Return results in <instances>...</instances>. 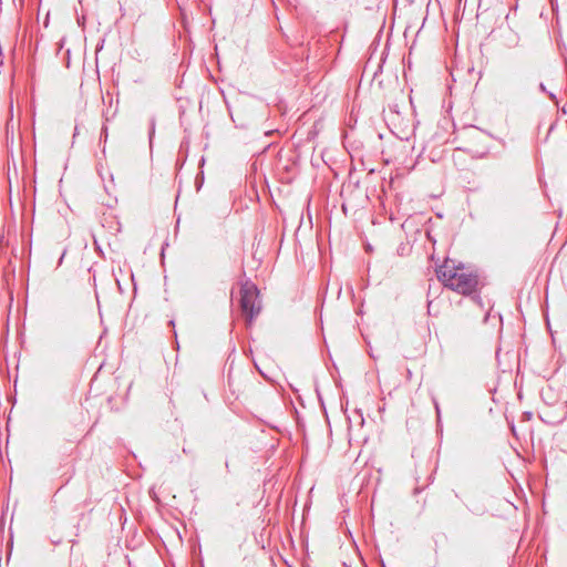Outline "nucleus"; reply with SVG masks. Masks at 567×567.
I'll list each match as a JSON object with an SVG mask.
<instances>
[{
  "mask_svg": "<svg viewBox=\"0 0 567 567\" xmlns=\"http://www.w3.org/2000/svg\"><path fill=\"white\" fill-rule=\"evenodd\" d=\"M106 138H107V126L104 124V125L102 126V130H101V136H100V140H101V141L103 140V141L105 142V141H106Z\"/></svg>",
  "mask_w": 567,
  "mask_h": 567,
  "instance_id": "39448f33",
  "label": "nucleus"
},
{
  "mask_svg": "<svg viewBox=\"0 0 567 567\" xmlns=\"http://www.w3.org/2000/svg\"><path fill=\"white\" fill-rule=\"evenodd\" d=\"M239 302L248 324H251L261 310V301L257 286L250 280H246L241 284Z\"/></svg>",
  "mask_w": 567,
  "mask_h": 567,
  "instance_id": "f03ea898",
  "label": "nucleus"
},
{
  "mask_svg": "<svg viewBox=\"0 0 567 567\" xmlns=\"http://www.w3.org/2000/svg\"><path fill=\"white\" fill-rule=\"evenodd\" d=\"M155 126H156V120H155V117H152L150 120V132H148V138H150V145L151 146L153 144V138H154V134H155Z\"/></svg>",
  "mask_w": 567,
  "mask_h": 567,
  "instance_id": "7ed1b4c3",
  "label": "nucleus"
},
{
  "mask_svg": "<svg viewBox=\"0 0 567 567\" xmlns=\"http://www.w3.org/2000/svg\"><path fill=\"white\" fill-rule=\"evenodd\" d=\"M434 405H435V410H436L437 419H440L441 411H440L439 403H437L436 401H434Z\"/></svg>",
  "mask_w": 567,
  "mask_h": 567,
  "instance_id": "423d86ee",
  "label": "nucleus"
},
{
  "mask_svg": "<svg viewBox=\"0 0 567 567\" xmlns=\"http://www.w3.org/2000/svg\"><path fill=\"white\" fill-rule=\"evenodd\" d=\"M539 91L543 92V93H547L549 99L553 102L557 103L556 95L554 93H551V92H547L546 86H545L544 83H539Z\"/></svg>",
  "mask_w": 567,
  "mask_h": 567,
  "instance_id": "20e7f679",
  "label": "nucleus"
},
{
  "mask_svg": "<svg viewBox=\"0 0 567 567\" xmlns=\"http://www.w3.org/2000/svg\"><path fill=\"white\" fill-rule=\"evenodd\" d=\"M169 324L174 327V326H175L174 320H171V321H169Z\"/></svg>",
  "mask_w": 567,
  "mask_h": 567,
  "instance_id": "0eeeda50",
  "label": "nucleus"
},
{
  "mask_svg": "<svg viewBox=\"0 0 567 567\" xmlns=\"http://www.w3.org/2000/svg\"><path fill=\"white\" fill-rule=\"evenodd\" d=\"M436 275L444 287L465 296H472V300L483 308L482 298L476 293L477 275L464 272L463 265L450 266L449 260L436 269Z\"/></svg>",
  "mask_w": 567,
  "mask_h": 567,
  "instance_id": "f257e3e1",
  "label": "nucleus"
}]
</instances>
